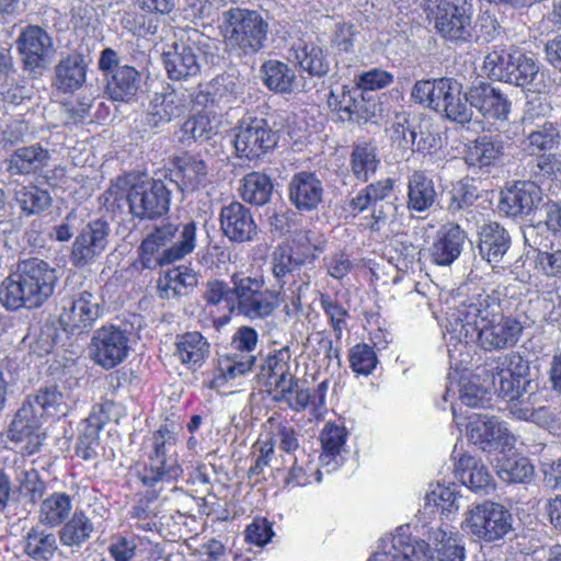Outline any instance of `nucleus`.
<instances>
[{
	"mask_svg": "<svg viewBox=\"0 0 561 561\" xmlns=\"http://www.w3.org/2000/svg\"><path fill=\"white\" fill-rule=\"evenodd\" d=\"M525 316L503 314L494 294L481 293L467 298L446 312L444 340L451 359L461 355L468 343L484 351H502L517 345L525 329Z\"/></svg>",
	"mask_w": 561,
	"mask_h": 561,
	"instance_id": "1",
	"label": "nucleus"
},
{
	"mask_svg": "<svg viewBox=\"0 0 561 561\" xmlns=\"http://www.w3.org/2000/svg\"><path fill=\"white\" fill-rule=\"evenodd\" d=\"M57 282V272L48 262L21 260L0 284V302L8 310L39 308L51 297Z\"/></svg>",
	"mask_w": 561,
	"mask_h": 561,
	"instance_id": "2",
	"label": "nucleus"
},
{
	"mask_svg": "<svg viewBox=\"0 0 561 561\" xmlns=\"http://www.w3.org/2000/svg\"><path fill=\"white\" fill-rule=\"evenodd\" d=\"M148 462L137 472L144 486L160 494L167 488L176 490L174 482L183 474L178 459L176 435L167 425H161L149 438Z\"/></svg>",
	"mask_w": 561,
	"mask_h": 561,
	"instance_id": "3",
	"label": "nucleus"
},
{
	"mask_svg": "<svg viewBox=\"0 0 561 561\" xmlns=\"http://www.w3.org/2000/svg\"><path fill=\"white\" fill-rule=\"evenodd\" d=\"M289 360V348L282 347L267 356L262 366V373L271 386L273 399L295 412H301L309 405L310 392L299 387L298 379L291 373Z\"/></svg>",
	"mask_w": 561,
	"mask_h": 561,
	"instance_id": "4",
	"label": "nucleus"
},
{
	"mask_svg": "<svg viewBox=\"0 0 561 561\" xmlns=\"http://www.w3.org/2000/svg\"><path fill=\"white\" fill-rule=\"evenodd\" d=\"M224 36L240 54H255L267 39L268 22L255 10L232 8L224 13Z\"/></svg>",
	"mask_w": 561,
	"mask_h": 561,
	"instance_id": "5",
	"label": "nucleus"
},
{
	"mask_svg": "<svg viewBox=\"0 0 561 561\" xmlns=\"http://www.w3.org/2000/svg\"><path fill=\"white\" fill-rule=\"evenodd\" d=\"M110 198L118 202L125 198L129 211L140 219H153L168 213L170 206V192L162 181L144 178L134 182L125 194L117 185L106 192Z\"/></svg>",
	"mask_w": 561,
	"mask_h": 561,
	"instance_id": "6",
	"label": "nucleus"
},
{
	"mask_svg": "<svg viewBox=\"0 0 561 561\" xmlns=\"http://www.w3.org/2000/svg\"><path fill=\"white\" fill-rule=\"evenodd\" d=\"M230 282L237 294L234 312L251 321L271 317L282 304L279 293L264 288L262 278L233 274Z\"/></svg>",
	"mask_w": 561,
	"mask_h": 561,
	"instance_id": "7",
	"label": "nucleus"
},
{
	"mask_svg": "<svg viewBox=\"0 0 561 561\" xmlns=\"http://www.w3.org/2000/svg\"><path fill=\"white\" fill-rule=\"evenodd\" d=\"M427 11L443 38L462 43L471 39L473 7L470 0H428Z\"/></svg>",
	"mask_w": 561,
	"mask_h": 561,
	"instance_id": "8",
	"label": "nucleus"
},
{
	"mask_svg": "<svg viewBox=\"0 0 561 561\" xmlns=\"http://www.w3.org/2000/svg\"><path fill=\"white\" fill-rule=\"evenodd\" d=\"M488 366L494 391L510 402L518 399L529 385L528 363L516 352L499 356Z\"/></svg>",
	"mask_w": 561,
	"mask_h": 561,
	"instance_id": "9",
	"label": "nucleus"
},
{
	"mask_svg": "<svg viewBox=\"0 0 561 561\" xmlns=\"http://www.w3.org/2000/svg\"><path fill=\"white\" fill-rule=\"evenodd\" d=\"M465 525L477 538L495 541L512 530V514L503 505L485 501L467 511Z\"/></svg>",
	"mask_w": 561,
	"mask_h": 561,
	"instance_id": "10",
	"label": "nucleus"
},
{
	"mask_svg": "<svg viewBox=\"0 0 561 561\" xmlns=\"http://www.w3.org/2000/svg\"><path fill=\"white\" fill-rule=\"evenodd\" d=\"M394 180L391 178L373 182L357 192L348 202V207L355 214L370 209V229L379 230L380 224H385L396 211V206L390 198L394 192Z\"/></svg>",
	"mask_w": 561,
	"mask_h": 561,
	"instance_id": "11",
	"label": "nucleus"
},
{
	"mask_svg": "<svg viewBox=\"0 0 561 561\" xmlns=\"http://www.w3.org/2000/svg\"><path fill=\"white\" fill-rule=\"evenodd\" d=\"M277 139L266 119L249 115L234 128L233 145L238 157L253 160L273 150Z\"/></svg>",
	"mask_w": 561,
	"mask_h": 561,
	"instance_id": "12",
	"label": "nucleus"
},
{
	"mask_svg": "<svg viewBox=\"0 0 561 561\" xmlns=\"http://www.w3.org/2000/svg\"><path fill=\"white\" fill-rule=\"evenodd\" d=\"M130 335L127 329L115 324L99 328L91 339V358L104 369L118 366L129 354Z\"/></svg>",
	"mask_w": 561,
	"mask_h": 561,
	"instance_id": "13",
	"label": "nucleus"
},
{
	"mask_svg": "<svg viewBox=\"0 0 561 561\" xmlns=\"http://www.w3.org/2000/svg\"><path fill=\"white\" fill-rule=\"evenodd\" d=\"M16 48L23 67L34 75H42L55 56L54 39L38 25H27L19 34Z\"/></svg>",
	"mask_w": 561,
	"mask_h": 561,
	"instance_id": "14",
	"label": "nucleus"
},
{
	"mask_svg": "<svg viewBox=\"0 0 561 561\" xmlns=\"http://www.w3.org/2000/svg\"><path fill=\"white\" fill-rule=\"evenodd\" d=\"M104 313L103 299L89 289L75 294L64 306L60 322L71 332L90 329Z\"/></svg>",
	"mask_w": 561,
	"mask_h": 561,
	"instance_id": "15",
	"label": "nucleus"
},
{
	"mask_svg": "<svg viewBox=\"0 0 561 561\" xmlns=\"http://www.w3.org/2000/svg\"><path fill=\"white\" fill-rule=\"evenodd\" d=\"M467 424L469 440L483 451L512 448L515 437L495 416L472 414Z\"/></svg>",
	"mask_w": 561,
	"mask_h": 561,
	"instance_id": "16",
	"label": "nucleus"
},
{
	"mask_svg": "<svg viewBox=\"0 0 561 561\" xmlns=\"http://www.w3.org/2000/svg\"><path fill=\"white\" fill-rule=\"evenodd\" d=\"M110 226L105 220L96 219L82 226L76 237L70 261L76 267H84L95 262L108 243Z\"/></svg>",
	"mask_w": 561,
	"mask_h": 561,
	"instance_id": "17",
	"label": "nucleus"
},
{
	"mask_svg": "<svg viewBox=\"0 0 561 561\" xmlns=\"http://www.w3.org/2000/svg\"><path fill=\"white\" fill-rule=\"evenodd\" d=\"M468 100L486 124L496 125L508 119L512 101L499 87L482 82L468 91Z\"/></svg>",
	"mask_w": 561,
	"mask_h": 561,
	"instance_id": "18",
	"label": "nucleus"
},
{
	"mask_svg": "<svg viewBox=\"0 0 561 561\" xmlns=\"http://www.w3.org/2000/svg\"><path fill=\"white\" fill-rule=\"evenodd\" d=\"M41 417L31 398L16 411L9 428L7 437L14 443H25V451L28 455L35 454L43 442L41 433Z\"/></svg>",
	"mask_w": 561,
	"mask_h": 561,
	"instance_id": "19",
	"label": "nucleus"
},
{
	"mask_svg": "<svg viewBox=\"0 0 561 561\" xmlns=\"http://www.w3.org/2000/svg\"><path fill=\"white\" fill-rule=\"evenodd\" d=\"M175 232V226L168 224L157 228L142 240L138 248V260L142 268L154 270L175 262L169 248Z\"/></svg>",
	"mask_w": 561,
	"mask_h": 561,
	"instance_id": "20",
	"label": "nucleus"
},
{
	"mask_svg": "<svg viewBox=\"0 0 561 561\" xmlns=\"http://www.w3.org/2000/svg\"><path fill=\"white\" fill-rule=\"evenodd\" d=\"M219 224L224 236L232 242H249L257 232L251 210L240 202H230L221 207Z\"/></svg>",
	"mask_w": 561,
	"mask_h": 561,
	"instance_id": "21",
	"label": "nucleus"
},
{
	"mask_svg": "<svg viewBox=\"0 0 561 561\" xmlns=\"http://www.w3.org/2000/svg\"><path fill=\"white\" fill-rule=\"evenodd\" d=\"M187 107V99L181 91L167 85L161 92H157L151 98L146 122L149 126L160 128L173 119L180 117Z\"/></svg>",
	"mask_w": 561,
	"mask_h": 561,
	"instance_id": "22",
	"label": "nucleus"
},
{
	"mask_svg": "<svg viewBox=\"0 0 561 561\" xmlns=\"http://www.w3.org/2000/svg\"><path fill=\"white\" fill-rule=\"evenodd\" d=\"M289 202L299 211H312L323 201L322 181L313 172L301 171L294 174L288 183Z\"/></svg>",
	"mask_w": 561,
	"mask_h": 561,
	"instance_id": "23",
	"label": "nucleus"
},
{
	"mask_svg": "<svg viewBox=\"0 0 561 561\" xmlns=\"http://www.w3.org/2000/svg\"><path fill=\"white\" fill-rule=\"evenodd\" d=\"M382 551L390 554L391 561H431L430 543L412 537L403 526L382 537Z\"/></svg>",
	"mask_w": 561,
	"mask_h": 561,
	"instance_id": "24",
	"label": "nucleus"
},
{
	"mask_svg": "<svg viewBox=\"0 0 561 561\" xmlns=\"http://www.w3.org/2000/svg\"><path fill=\"white\" fill-rule=\"evenodd\" d=\"M197 48L183 41L173 42L163 50L162 59L170 79L186 80L195 77L199 70Z\"/></svg>",
	"mask_w": 561,
	"mask_h": 561,
	"instance_id": "25",
	"label": "nucleus"
},
{
	"mask_svg": "<svg viewBox=\"0 0 561 561\" xmlns=\"http://www.w3.org/2000/svg\"><path fill=\"white\" fill-rule=\"evenodd\" d=\"M427 539L431 561H465V543L451 526L439 524L430 527Z\"/></svg>",
	"mask_w": 561,
	"mask_h": 561,
	"instance_id": "26",
	"label": "nucleus"
},
{
	"mask_svg": "<svg viewBox=\"0 0 561 561\" xmlns=\"http://www.w3.org/2000/svg\"><path fill=\"white\" fill-rule=\"evenodd\" d=\"M541 199V190L535 182H517L502 192L500 210L512 217L527 216Z\"/></svg>",
	"mask_w": 561,
	"mask_h": 561,
	"instance_id": "27",
	"label": "nucleus"
},
{
	"mask_svg": "<svg viewBox=\"0 0 561 561\" xmlns=\"http://www.w3.org/2000/svg\"><path fill=\"white\" fill-rule=\"evenodd\" d=\"M465 240L466 233L458 225L442 227L428 248L431 262L438 266L451 265L459 257Z\"/></svg>",
	"mask_w": 561,
	"mask_h": 561,
	"instance_id": "28",
	"label": "nucleus"
},
{
	"mask_svg": "<svg viewBox=\"0 0 561 561\" xmlns=\"http://www.w3.org/2000/svg\"><path fill=\"white\" fill-rule=\"evenodd\" d=\"M49 150L39 144L16 148L4 161L11 175H31L42 172L49 163Z\"/></svg>",
	"mask_w": 561,
	"mask_h": 561,
	"instance_id": "29",
	"label": "nucleus"
},
{
	"mask_svg": "<svg viewBox=\"0 0 561 561\" xmlns=\"http://www.w3.org/2000/svg\"><path fill=\"white\" fill-rule=\"evenodd\" d=\"M511 247V237L497 222L484 224L479 231L478 249L481 257L493 267L499 264Z\"/></svg>",
	"mask_w": 561,
	"mask_h": 561,
	"instance_id": "30",
	"label": "nucleus"
},
{
	"mask_svg": "<svg viewBox=\"0 0 561 561\" xmlns=\"http://www.w3.org/2000/svg\"><path fill=\"white\" fill-rule=\"evenodd\" d=\"M455 473L460 482L473 492L488 494L495 488L488 468L472 456L461 455L455 463Z\"/></svg>",
	"mask_w": 561,
	"mask_h": 561,
	"instance_id": "31",
	"label": "nucleus"
},
{
	"mask_svg": "<svg viewBox=\"0 0 561 561\" xmlns=\"http://www.w3.org/2000/svg\"><path fill=\"white\" fill-rule=\"evenodd\" d=\"M88 64L81 54H69L55 66L54 84L61 92H73L80 89L87 79Z\"/></svg>",
	"mask_w": 561,
	"mask_h": 561,
	"instance_id": "32",
	"label": "nucleus"
},
{
	"mask_svg": "<svg viewBox=\"0 0 561 561\" xmlns=\"http://www.w3.org/2000/svg\"><path fill=\"white\" fill-rule=\"evenodd\" d=\"M437 191L431 176L415 171L408 178L407 208L410 211L424 213L436 203Z\"/></svg>",
	"mask_w": 561,
	"mask_h": 561,
	"instance_id": "33",
	"label": "nucleus"
},
{
	"mask_svg": "<svg viewBox=\"0 0 561 561\" xmlns=\"http://www.w3.org/2000/svg\"><path fill=\"white\" fill-rule=\"evenodd\" d=\"M347 432L345 427L328 423L320 434L322 454L319 457L321 466L331 472L342 465L341 454L345 449Z\"/></svg>",
	"mask_w": 561,
	"mask_h": 561,
	"instance_id": "34",
	"label": "nucleus"
},
{
	"mask_svg": "<svg viewBox=\"0 0 561 561\" xmlns=\"http://www.w3.org/2000/svg\"><path fill=\"white\" fill-rule=\"evenodd\" d=\"M174 356L187 367H201L210 353V345L199 332L192 331L176 336Z\"/></svg>",
	"mask_w": 561,
	"mask_h": 561,
	"instance_id": "35",
	"label": "nucleus"
},
{
	"mask_svg": "<svg viewBox=\"0 0 561 561\" xmlns=\"http://www.w3.org/2000/svg\"><path fill=\"white\" fill-rule=\"evenodd\" d=\"M106 93L113 101H131L140 87V73L131 66L124 65L106 78Z\"/></svg>",
	"mask_w": 561,
	"mask_h": 561,
	"instance_id": "36",
	"label": "nucleus"
},
{
	"mask_svg": "<svg viewBox=\"0 0 561 561\" xmlns=\"http://www.w3.org/2000/svg\"><path fill=\"white\" fill-rule=\"evenodd\" d=\"M264 85L277 94H291L297 87L295 70L278 60H267L260 68Z\"/></svg>",
	"mask_w": 561,
	"mask_h": 561,
	"instance_id": "37",
	"label": "nucleus"
},
{
	"mask_svg": "<svg viewBox=\"0 0 561 561\" xmlns=\"http://www.w3.org/2000/svg\"><path fill=\"white\" fill-rule=\"evenodd\" d=\"M453 82L449 78L419 80L412 88L411 98L415 103L438 113Z\"/></svg>",
	"mask_w": 561,
	"mask_h": 561,
	"instance_id": "38",
	"label": "nucleus"
},
{
	"mask_svg": "<svg viewBox=\"0 0 561 561\" xmlns=\"http://www.w3.org/2000/svg\"><path fill=\"white\" fill-rule=\"evenodd\" d=\"M290 57L311 76L322 77L330 68L322 47L313 42L299 41L293 46Z\"/></svg>",
	"mask_w": 561,
	"mask_h": 561,
	"instance_id": "39",
	"label": "nucleus"
},
{
	"mask_svg": "<svg viewBox=\"0 0 561 561\" xmlns=\"http://www.w3.org/2000/svg\"><path fill=\"white\" fill-rule=\"evenodd\" d=\"M103 424L104 421L101 412H92L80 424L76 451L83 460H91L98 456L100 432L103 428Z\"/></svg>",
	"mask_w": 561,
	"mask_h": 561,
	"instance_id": "40",
	"label": "nucleus"
},
{
	"mask_svg": "<svg viewBox=\"0 0 561 561\" xmlns=\"http://www.w3.org/2000/svg\"><path fill=\"white\" fill-rule=\"evenodd\" d=\"M350 165L355 179L360 182H367L376 174L379 165L376 146L367 141L355 142L351 153Z\"/></svg>",
	"mask_w": 561,
	"mask_h": 561,
	"instance_id": "41",
	"label": "nucleus"
},
{
	"mask_svg": "<svg viewBox=\"0 0 561 561\" xmlns=\"http://www.w3.org/2000/svg\"><path fill=\"white\" fill-rule=\"evenodd\" d=\"M241 198L252 205L263 206L271 199L274 185L270 176L261 172H251L240 181Z\"/></svg>",
	"mask_w": 561,
	"mask_h": 561,
	"instance_id": "42",
	"label": "nucleus"
},
{
	"mask_svg": "<svg viewBox=\"0 0 561 561\" xmlns=\"http://www.w3.org/2000/svg\"><path fill=\"white\" fill-rule=\"evenodd\" d=\"M71 511L70 496L64 492H55L42 502L38 519L43 525L56 527L67 520Z\"/></svg>",
	"mask_w": 561,
	"mask_h": 561,
	"instance_id": "43",
	"label": "nucleus"
},
{
	"mask_svg": "<svg viewBox=\"0 0 561 561\" xmlns=\"http://www.w3.org/2000/svg\"><path fill=\"white\" fill-rule=\"evenodd\" d=\"M176 175L180 178V188L193 192L204 185L207 178V165L204 160L194 156L178 158Z\"/></svg>",
	"mask_w": 561,
	"mask_h": 561,
	"instance_id": "44",
	"label": "nucleus"
},
{
	"mask_svg": "<svg viewBox=\"0 0 561 561\" xmlns=\"http://www.w3.org/2000/svg\"><path fill=\"white\" fill-rule=\"evenodd\" d=\"M94 530L92 522L83 512H75L59 530V540L62 546L80 548L89 540Z\"/></svg>",
	"mask_w": 561,
	"mask_h": 561,
	"instance_id": "45",
	"label": "nucleus"
},
{
	"mask_svg": "<svg viewBox=\"0 0 561 561\" xmlns=\"http://www.w3.org/2000/svg\"><path fill=\"white\" fill-rule=\"evenodd\" d=\"M503 156V146L499 141L483 136L468 147L466 162L472 167H489Z\"/></svg>",
	"mask_w": 561,
	"mask_h": 561,
	"instance_id": "46",
	"label": "nucleus"
},
{
	"mask_svg": "<svg viewBox=\"0 0 561 561\" xmlns=\"http://www.w3.org/2000/svg\"><path fill=\"white\" fill-rule=\"evenodd\" d=\"M444 100L438 113H444L448 119L459 124L468 123L471 119L473 107L469 104L468 93L461 94L460 84L457 81L454 80Z\"/></svg>",
	"mask_w": 561,
	"mask_h": 561,
	"instance_id": "47",
	"label": "nucleus"
},
{
	"mask_svg": "<svg viewBox=\"0 0 561 561\" xmlns=\"http://www.w3.org/2000/svg\"><path fill=\"white\" fill-rule=\"evenodd\" d=\"M34 407L48 416L66 415L70 410V402L67 394L58 390L57 387H46L39 389L34 398H31Z\"/></svg>",
	"mask_w": 561,
	"mask_h": 561,
	"instance_id": "48",
	"label": "nucleus"
},
{
	"mask_svg": "<svg viewBox=\"0 0 561 561\" xmlns=\"http://www.w3.org/2000/svg\"><path fill=\"white\" fill-rule=\"evenodd\" d=\"M57 548L55 535L38 527H33L25 537L24 550L28 557L35 560H50Z\"/></svg>",
	"mask_w": 561,
	"mask_h": 561,
	"instance_id": "49",
	"label": "nucleus"
},
{
	"mask_svg": "<svg viewBox=\"0 0 561 561\" xmlns=\"http://www.w3.org/2000/svg\"><path fill=\"white\" fill-rule=\"evenodd\" d=\"M497 477L508 483H526L534 473V467L525 457H505L497 459L495 465Z\"/></svg>",
	"mask_w": 561,
	"mask_h": 561,
	"instance_id": "50",
	"label": "nucleus"
},
{
	"mask_svg": "<svg viewBox=\"0 0 561 561\" xmlns=\"http://www.w3.org/2000/svg\"><path fill=\"white\" fill-rule=\"evenodd\" d=\"M538 71L539 66L533 57L514 50L505 82L516 87H527L534 82Z\"/></svg>",
	"mask_w": 561,
	"mask_h": 561,
	"instance_id": "51",
	"label": "nucleus"
},
{
	"mask_svg": "<svg viewBox=\"0 0 561 561\" xmlns=\"http://www.w3.org/2000/svg\"><path fill=\"white\" fill-rule=\"evenodd\" d=\"M313 474L316 481L321 482L322 472L314 463L311 455L305 450H299L298 454L294 455V461L286 478V484H291L293 486L307 485L311 482Z\"/></svg>",
	"mask_w": 561,
	"mask_h": 561,
	"instance_id": "52",
	"label": "nucleus"
},
{
	"mask_svg": "<svg viewBox=\"0 0 561 561\" xmlns=\"http://www.w3.org/2000/svg\"><path fill=\"white\" fill-rule=\"evenodd\" d=\"M425 507H433L442 515H449L459 510L458 494L455 486L437 483L424 496Z\"/></svg>",
	"mask_w": 561,
	"mask_h": 561,
	"instance_id": "53",
	"label": "nucleus"
},
{
	"mask_svg": "<svg viewBox=\"0 0 561 561\" xmlns=\"http://www.w3.org/2000/svg\"><path fill=\"white\" fill-rule=\"evenodd\" d=\"M254 362V355H239L231 352L221 356L218 360L217 379L229 381L242 377L252 369Z\"/></svg>",
	"mask_w": 561,
	"mask_h": 561,
	"instance_id": "54",
	"label": "nucleus"
},
{
	"mask_svg": "<svg viewBox=\"0 0 561 561\" xmlns=\"http://www.w3.org/2000/svg\"><path fill=\"white\" fill-rule=\"evenodd\" d=\"M14 198L22 211L27 215L38 214L51 203L49 193L37 186H23L16 190Z\"/></svg>",
	"mask_w": 561,
	"mask_h": 561,
	"instance_id": "55",
	"label": "nucleus"
},
{
	"mask_svg": "<svg viewBox=\"0 0 561 561\" xmlns=\"http://www.w3.org/2000/svg\"><path fill=\"white\" fill-rule=\"evenodd\" d=\"M360 95V89L355 84L353 87L339 85L331 89L328 96L329 107L339 114L342 122H346L356 98Z\"/></svg>",
	"mask_w": 561,
	"mask_h": 561,
	"instance_id": "56",
	"label": "nucleus"
},
{
	"mask_svg": "<svg viewBox=\"0 0 561 561\" xmlns=\"http://www.w3.org/2000/svg\"><path fill=\"white\" fill-rule=\"evenodd\" d=\"M174 226L176 228V234L173 240L169 242V248L174 260L179 261L194 251L196 247L197 226L194 221Z\"/></svg>",
	"mask_w": 561,
	"mask_h": 561,
	"instance_id": "57",
	"label": "nucleus"
},
{
	"mask_svg": "<svg viewBox=\"0 0 561 561\" xmlns=\"http://www.w3.org/2000/svg\"><path fill=\"white\" fill-rule=\"evenodd\" d=\"M391 140L403 149H411L417 137V124L407 113H396L388 128Z\"/></svg>",
	"mask_w": 561,
	"mask_h": 561,
	"instance_id": "58",
	"label": "nucleus"
},
{
	"mask_svg": "<svg viewBox=\"0 0 561 561\" xmlns=\"http://www.w3.org/2000/svg\"><path fill=\"white\" fill-rule=\"evenodd\" d=\"M182 131L187 139L206 141L217 134V124L208 114L198 113L183 123Z\"/></svg>",
	"mask_w": 561,
	"mask_h": 561,
	"instance_id": "59",
	"label": "nucleus"
},
{
	"mask_svg": "<svg viewBox=\"0 0 561 561\" xmlns=\"http://www.w3.org/2000/svg\"><path fill=\"white\" fill-rule=\"evenodd\" d=\"M300 265L301 261L293 257L290 251L285 248H277L273 252L271 271L280 287L286 284L287 277L295 276Z\"/></svg>",
	"mask_w": 561,
	"mask_h": 561,
	"instance_id": "60",
	"label": "nucleus"
},
{
	"mask_svg": "<svg viewBox=\"0 0 561 561\" xmlns=\"http://www.w3.org/2000/svg\"><path fill=\"white\" fill-rule=\"evenodd\" d=\"M350 367L356 375H370L378 364L374 347L365 343H358L348 352Z\"/></svg>",
	"mask_w": 561,
	"mask_h": 561,
	"instance_id": "61",
	"label": "nucleus"
},
{
	"mask_svg": "<svg viewBox=\"0 0 561 561\" xmlns=\"http://www.w3.org/2000/svg\"><path fill=\"white\" fill-rule=\"evenodd\" d=\"M560 140V133L552 123L546 122L542 126L531 131L528 137V147L531 153L553 149Z\"/></svg>",
	"mask_w": 561,
	"mask_h": 561,
	"instance_id": "62",
	"label": "nucleus"
},
{
	"mask_svg": "<svg viewBox=\"0 0 561 561\" xmlns=\"http://www.w3.org/2000/svg\"><path fill=\"white\" fill-rule=\"evenodd\" d=\"M512 57L513 51L493 50L484 57L482 69L489 78L505 82Z\"/></svg>",
	"mask_w": 561,
	"mask_h": 561,
	"instance_id": "63",
	"label": "nucleus"
},
{
	"mask_svg": "<svg viewBox=\"0 0 561 561\" xmlns=\"http://www.w3.org/2000/svg\"><path fill=\"white\" fill-rule=\"evenodd\" d=\"M204 298L208 305H218L225 301L231 312H234L233 305L237 302L234 284L229 286L226 282L219 279L208 280Z\"/></svg>",
	"mask_w": 561,
	"mask_h": 561,
	"instance_id": "64",
	"label": "nucleus"
}]
</instances>
